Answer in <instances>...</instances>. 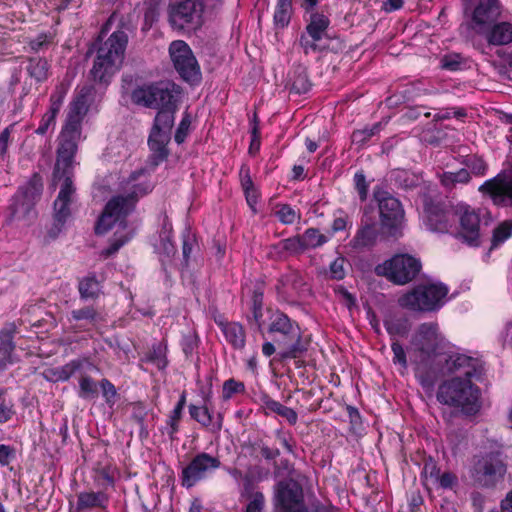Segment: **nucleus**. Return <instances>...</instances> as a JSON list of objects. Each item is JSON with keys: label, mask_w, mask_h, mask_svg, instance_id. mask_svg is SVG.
<instances>
[{"label": "nucleus", "mask_w": 512, "mask_h": 512, "mask_svg": "<svg viewBox=\"0 0 512 512\" xmlns=\"http://www.w3.org/2000/svg\"><path fill=\"white\" fill-rule=\"evenodd\" d=\"M437 400L460 408L466 414H473L479 408V391L469 379L453 377L439 386Z\"/></svg>", "instance_id": "nucleus-5"}, {"label": "nucleus", "mask_w": 512, "mask_h": 512, "mask_svg": "<svg viewBox=\"0 0 512 512\" xmlns=\"http://www.w3.org/2000/svg\"><path fill=\"white\" fill-rule=\"evenodd\" d=\"M469 180L470 174L466 169H460L457 172H444L440 176V181L442 185L447 188L453 187L458 183L465 184L469 182Z\"/></svg>", "instance_id": "nucleus-30"}, {"label": "nucleus", "mask_w": 512, "mask_h": 512, "mask_svg": "<svg viewBox=\"0 0 512 512\" xmlns=\"http://www.w3.org/2000/svg\"><path fill=\"white\" fill-rule=\"evenodd\" d=\"M404 0H386L383 3V8L386 12H392L402 8Z\"/></svg>", "instance_id": "nucleus-60"}, {"label": "nucleus", "mask_w": 512, "mask_h": 512, "mask_svg": "<svg viewBox=\"0 0 512 512\" xmlns=\"http://www.w3.org/2000/svg\"><path fill=\"white\" fill-rule=\"evenodd\" d=\"M345 259L342 257L336 258L330 265L331 277L337 280H341L345 276Z\"/></svg>", "instance_id": "nucleus-44"}, {"label": "nucleus", "mask_w": 512, "mask_h": 512, "mask_svg": "<svg viewBox=\"0 0 512 512\" xmlns=\"http://www.w3.org/2000/svg\"><path fill=\"white\" fill-rule=\"evenodd\" d=\"M191 123H192V118H191L190 114L185 113L183 115L182 120L180 121V124L175 133V141L178 144L183 143L184 140L186 139V137L190 131Z\"/></svg>", "instance_id": "nucleus-40"}, {"label": "nucleus", "mask_w": 512, "mask_h": 512, "mask_svg": "<svg viewBox=\"0 0 512 512\" xmlns=\"http://www.w3.org/2000/svg\"><path fill=\"white\" fill-rule=\"evenodd\" d=\"M169 53L175 69L185 81L192 84L200 81V67L188 44L182 40L173 41Z\"/></svg>", "instance_id": "nucleus-13"}, {"label": "nucleus", "mask_w": 512, "mask_h": 512, "mask_svg": "<svg viewBox=\"0 0 512 512\" xmlns=\"http://www.w3.org/2000/svg\"><path fill=\"white\" fill-rule=\"evenodd\" d=\"M356 188L360 194V197L364 199L367 193V186L365 176L362 173H356L354 176Z\"/></svg>", "instance_id": "nucleus-55"}, {"label": "nucleus", "mask_w": 512, "mask_h": 512, "mask_svg": "<svg viewBox=\"0 0 512 512\" xmlns=\"http://www.w3.org/2000/svg\"><path fill=\"white\" fill-rule=\"evenodd\" d=\"M281 245L284 250L291 253H298L305 250L301 236L285 239L281 242Z\"/></svg>", "instance_id": "nucleus-42"}, {"label": "nucleus", "mask_w": 512, "mask_h": 512, "mask_svg": "<svg viewBox=\"0 0 512 512\" xmlns=\"http://www.w3.org/2000/svg\"><path fill=\"white\" fill-rule=\"evenodd\" d=\"M463 1L465 14L471 19V28L477 33L486 32L489 25L500 16L499 0H479L475 7L469 5V0Z\"/></svg>", "instance_id": "nucleus-15"}, {"label": "nucleus", "mask_w": 512, "mask_h": 512, "mask_svg": "<svg viewBox=\"0 0 512 512\" xmlns=\"http://www.w3.org/2000/svg\"><path fill=\"white\" fill-rule=\"evenodd\" d=\"M330 21L327 16L314 13L306 27L307 36L301 38V45L306 54L320 51L328 46L327 28Z\"/></svg>", "instance_id": "nucleus-16"}, {"label": "nucleus", "mask_w": 512, "mask_h": 512, "mask_svg": "<svg viewBox=\"0 0 512 512\" xmlns=\"http://www.w3.org/2000/svg\"><path fill=\"white\" fill-rule=\"evenodd\" d=\"M423 221L431 231L449 233L471 246L480 244L479 212L464 202L457 203L449 210L428 207Z\"/></svg>", "instance_id": "nucleus-3"}, {"label": "nucleus", "mask_w": 512, "mask_h": 512, "mask_svg": "<svg viewBox=\"0 0 512 512\" xmlns=\"http://www.w3.org/2000/svg\"><path fill=\"white\" fill-rule=\"evenodd\" d=\"M421 269L420 260L410 254H396L379 264L375 271L390 281L404 285L413 280Z\"/></svg>", "instance_id": "nucleus-8"}, {"label": "nucleus", "mask_w": 512, "mask_h": 512, "mask_svg": "<svg viewBox=\"0 0 512 512\" xmlns=\"http://www.w3.org/2000/svg\"><path fill=\"white\" fill-rule=\"evenodd\" d=\"M69 83L62 82L59 85L56 86L54 92L52 93L50 97V110L53 111V113H58L64 98L69 90Z\"/></svg>", "instance_id": "nucleus-33"}, {"label": "nucleus", "mask_w": 512, "mask_h": 512, "mask_svg": "<svg viewBox=\"0 0 512 512\" xmlns=\"http://www.w3.org/2000/svg\"><path fill=\"white\" fill-rule=\"evenodd\" d=\"M265 408L268 411L274 412L280 415L281 417L285 418L290 424H295L297 422L296 412L293 409L286 407L275 400H266Z\"/></svg>", "instance_id": "nucleus-28"}, {"label": "nucleus", "mask_w": 512, "mask_h": 512, "mask_svg": "<svg viewBox=\"0 0 512 512\" xmlns=\"http://www.w3.org/2000/svg\"><path fill=\"white\" fill-rule=\"evenodd\" d=\"M189 412L193 419H195L203 426L210 427L212 431L216 432L221 429V420L213 421L212 414L210 413L207 407H198L195 405H191L189 407Z\"/></svg>", "instance_id": "nucleus-24"}, {"label": "nucleus", "mask_w": 512, "mask_h": 512, "mask_svg": "<svg viewBox=\"0 0 512 512\" xmlns=\"http://www.w3.org/2000/svg\"><path fill=\"white\" fill-rule=\"evenodd\" d=\"M440 471L433 461L425 463L422 471V480L427 489H431L438 484Z\"/></svg>", "instance_id": "nucleus-32"}, {"label": "nucleus", "mask_w": 512, "mask_h": 512, "mask_svg": "<svg viewBox=\"0 0 512 512\" xmlns=\"http://www.w3.org/2000/svg\"><path fill=\"white\" fill-rule=\"evenodd\" d=\"M436 361L438 364L443 363L441 367L443 375L455 374V377L469 380L480 373L481 369L479 359L459 351H454L450 344L447 345L444 353Z\"/></svg>", "instance_id": "nucleus-10"}, {"label": "nucleus", "mask_w": 512, "mask_h": 512, "mask_svg": "<svg viewBox=\"0 0 512 512\" xmlns=\"http://www.w3.org/2000/svg\"><path fill=\"white\" fill-rule=\"evenodd\" d=\"M391 348L393 352V362L395 364H399L402 368L405 369L407 367V360L403 347L399 343L394 342L392 343Z\"/></svg>", "instance_id": "nucleus-48"}, {"label": "nucleus", "mask_w": 512, "mask_h": 512, "mask_svg": "<svg viewBox=\"0 0 512 512\" xmlns=\"http://www.w3.org/2000/svg\"><path fill=\"white\" fill-rule=\"evenodd\" d=\"M467 166L471 170V172L477 176L484 175L486 171V163L480 157L473 156L469 158Z\"/></svg>", "instance_id": "nucleus-46"}, {"label": "nucleus", "mask_w": 512, "mask_h": 512, "mask_svg": "<svg viewBox=\"0 0 512 512\" xmlns=\"http://www.w3.org/2000/svg\"><path fill=\"white\" fill-rule=\"evenodd\" d=\"M503 345L512 344V321H508L500 333Z\"/></svg>", "instance_id": "nucleus-56"}, {"label": "nucleus", "mask_w": 512, "mask_h": 512, "mask_svg": "<svg viewBox=\"0 0 512 512\" xmlns=\"http://www.w3.org/2000/svg\"><path fill=\"white\" fill-rule=\"evenodd\" d=\"M48 71V63L45 60L39 59L35 61L30 67V74L37 80L46 78Z\"/></svg>", "instance_id": "nucleus-43"}, {"label": "nucleus", "mask_w": 512, "mask_h": 512, "mask_svg": "<svg viewBox=\"0 0 512 512\" xmlns=\"http://www.w3.org/2000/svg\"><path fill=\"white\" fill-rule=\"evenodd\" d=\"M76 369V366L74 364H68L64 367H62L59 371H58V375L56 377V380H67L70 378V376L74 373Z\"/></svg>", "instance_id": "nucleus-58"}, {"label": "nucleus", "mask_w": 512, "mask_h": 512, "mask_svg": "<svg viewBox=\"0 0 512 512\" xmlns=\"http://www.w3.org/2000/svg\"><path fill=\"white\" fill-rule=\"evenodd\" d=\"M352 223L350 222L348 216L343 212H339L332 223V231L339 232L346 230L348 227H351Z\"/></svg>", "instance_id": "nucleus-47"}, {"label": "nucleus", "mask_w": 512, "mask_h": 512, "mask_svg": "<svg viewBox=\"0 0 512 512\" xmlns=\"http://www.w3.org/2000/svg\"><path fill=\"white\" fill-rule=\"evenodd\" d=\"M171 227L165 225L163 231L160 234V242L155 244V249L159 253L171 254L174 251V246L171 240Z\"/></svg>", "instance_id": "nucleus-37"}, {"label": "nucleus", "mask_w": 512, "mask_h": 512, "mask_svg": "<svg viewBox=\"0 0 512 512\" xmlns=\"http://www.w3.org/2000/svg\"><path fill=\"white\" fill-rule=\"evenodd\" d=\"M58 113H53V111H51L49 109V111L42 117V120L40 122V125L39 127L37 128L36 132L38 134H45L48 129L54 125L55 123V118H56V115Z\"/></svg>", "instance_id": "nucleus-49"}, {"label": "nucleus", "mask_w": 512, "mask_h": 512, "mask_svg": "<svg viewBox=\"0 0 512 512\" xmlns=\"http://www.w3.org/2000/svg\"><path fill=\"white\" fill-rule=\"evenodd\" d=\"M185 403V397L183 396L181 400L178 402V404L175 406L172 415L170 416V426L172 427L173 431L176 430V426L181 418L182 410L184 408Z\"/></svg>", "instance_id": "nucleus-52"}, {"label": "nucleus", "mask_w": 512, "mask_h": 512, "mask_svg": "<svg viewBox=\"0 0 512 512\" xmlns=\"http://www.w3.org/2000/svg\"><path fill=\"white\" fill-rule=\"evenodd\" d=\"M244 390V385L241 382H237L234 379H229L223 384V398L230 399L234 394L240 393Z\"/></svg>", "instance_id": "nucleus-41"}, {"label": "nucleus", "mask_w": 512, "mask_h": 512, "mask_svg": "<svg viewBox=\"0 0 512 512\" xmlns=\"http://www.w3.org/2000/svg\"><path fill=\"white\" fill-rule=\"evenodd\" d=\"M40 193L38 181L31 183L25 191H20L15 197L14 215L17 218H24L32 212L34 200Z\"/></svg>", "instance_id": "nucleus-22"}, {"label": "nucleus", "mask_w": 512, "mask_h": 512, "mask_svg": "<svg viewBox=\"0 0 512 512\" xmlns=\"http://www.w3.org/2000/svg\"><path fill=\"white\" fill-rule=\"evenodd\" d=\"M170 23L177 29L194 30L202 23V5L196 0L173 3L169 12Z\"/></svg>", "instance_id": "nucleus-14"}, {"label": "nucleus", "mask_w": 512, "mask_h": 512, "mask_svg": "<svg viewBox=\"0 0 512 512\" xmlns=\"http://www.w3.org/2000/svg\"><path fill=\"white\" fill-rule=\"evenodd\" d=\"M378 201L382 226L395 235L396 230L402 223L404 212L400 202L388 192L379 190L375 192Z\"/></svg>", "instance_id": "nucleus-17"}, {"label": "nucleus", "mask_w": 512, "mask_h": 512, "mask_svg": "<svg viewBox=\"0 0 512 512\" xmlns=\"http://www.w3.org/2000/svg\"><path fill=\"white\" fill-rule=\"evenodd\" d=\"M152 188L153 184L146 171L139 170L125 181L124 194L116 195L107 202L95 227L97 234H105L111 229H116L110 247L104 251L106 256L117 252L131 239L132 231L127 226L126 217L134 209L139 197L146 195Z\"/></svg>", "instance_id": "nucleus-2"}, {"label": "nucleus", "mask_w": 512, "mask_h": 512, "mask_svg": "<svg viewBox=\"0 0 512 512\" xmlns=\"http://www.w3.org/2000/svg\"><path fill=\"white\" fill-rule=\"evenodd\" d=\"M96 316L95 311L92 308H83L79 310H74L72 312V318L76 321L78 320H90L93 321Z\"/></svg>", "instance_id": "nucleus-51"}, {"label": "nucleus", "mask_w": 512, "mask_h": 512, "mask_svg": "<svg viewBox=\"0 0 512 512\" xmlns=\"http://www.w3.org/2000/svg\"><path fill=\"white\" fill-rule=\"evenodd\" d=\"M374 134L373 130H358L352 134L353 143H363L366 138L371 137Z\"/></svg>", "instance_id": "nucleus-57"}, {"label": "nucleus", "mask_w": 512, "mask_h": 512, "mask_svg": "<svg viewBox=\"0 0 512 512\" xmlns=\"http://www.w3.org/2000/svg\"><path fill=\"white\" fill-rule=\"evenodd\" d=\"M456 483V477L452 473H443L439 476L438 484L435 487L444 489L452 488Z\"/></svg>", "instance_id": "nucleus-53"}, {"label": "nucleus", "mask_w": 512, "mask_h": 512, "mask_svg": "<svg viewBox=\"0 0 512 512\" xmlns=\"http://www.w3.org/2000/svg\"><path fill=\"white\" fill-rule=\"evenodd\" d=\"M475 472L477 480L488 484L496 477H501L505 473V467L497 457L489 456L477 462Z\"/></svg>", "instance_id": "nucleus-21"}, {"label": "nucleus", "mask_w": 512, "mask_h": 512, "mask_svg": "<svg viewBox=\"0 0 512 512\" xmlns=\"http://www.w3.org/2000/svg\"><path fill=\"white\" fill-rule=\"evenodd\" d=\"M412 344L421 353L422 361H436L449 343L440 334L437 324L425 323L419 327Z\"/></svg>", "instance_id": "nucleus-12"}, {"label": "nucleus", "mask_w": 512, "mask_h": 512, "mask_svg": "<svg viewBox=\"0 0 512 512\" xmlns=\"http://www.w3.org/2000/svg\"><path fill=\"white\" fill-rule=\"evenodd\" d=\"M230 474L232 475V477L237 481V482H241L243 481L244 482V486H245V489L247 490L248 488V485H249V482H248V479L246 477H243L242 476V472L238 469H232L229 471Z\"/></svg>", "instance_id": "nucleus-62"}, {"label": "nucleus", "mask_w": 512, "mask_h": 512, "mask_svg": "<svg viewBox=\"0 0 512 512\" xmlns=\"http://www.w3.org/2000/svg\"><path fill=\"white\" fill-rule=\"evenodd\" d=\"M270 319L269 332L281 333L289 341V343L278 344L280 348L279 355L284 359L298 357L305 350L300 342L301 336L298 326L294 325L286 315L280 312L272 313Z\"/></svg>", "instance_id": "nucleus-11"}, {"label": "nucleus", "mask_w": 512, "mask_h": 512, "mask_svg": "<svg viewBox=\"0 0 512 512\" xmlns=\"http://www.w3.org/2000/svg\"><path fill=\"white\" fill-rule=\"evenodd\" d=\"M92 100V90L84 87L74 96L69 105L65 124L59 136L57 160L54 170V183L60 184V191L54 202V224L49 236L56 238L70 216L69 204L75 191L72 183L77 145L81 139L82 121L88 113Z\"/></svg>", "instance_id": "nucleus-1"}, {"label": "nucleus", "mask_w": 512, "mask_h": 512, "mask_svg": "<svg viewBox=\"0 0 512 512\" xmlns=\"http://www.w3.org/2000/svg\"><path fill=\"white\" fill-rule=\"evenodd\" d=\"M219 466L218 458L207 453L198 454L182 471L183 486L188 488L194 486Z\"/></svg>", "instance_id": "nucleus-18"}, {"label": "nucleus", "mask_w": 512, "mask_h": 512, "mask_svg": "<svg viewBox=\"0 0 512 512\" xmlns=\"http://www.w3.org/2000/svg\"><path fill=\"white\" fill-rule=\"evenodd\" d=\"M13 350L14 345L10 340L0 343V369H5L14 362Z\"/></svg>", "instance_id": "nucleus-39"}, {"label": "nucleus", "mask_w": 512, "mask_h": 512, "mask_svg": "<svg viewBox=\"0 0 512 512\" xmlns=\"http://www.w3.org/2000/svg\"><path fill=\"white\" fill-rule=\"evenodd\" d=\"M179 95L180 89L177 85L160 82L136 88L131 98L133 103L137 105L162 111L166 109L176 110Z\"/></svg>", "instance_id": "nucleus-7"}, {"label": "nucleus", "mask_w": 512, "mask_h": 512, "mask_svg": "<svg viewBox=\"0 0 512 512\" xmlns=\"http://www.w3.org/2000/svg\"><path fill=\"white\" fill-rule=\"evenodd\" d=\"M277 512H307L302 504L300 486L290 480L281 482L276 491Z\"/></svg>", "instance_id": "nucleus-19"}, {"label": "nucleus", "mask_w": 512, "mask_h": 512, "mask_svg": "<svg viewBox=\"0 0 512 512\" xmlns=\"http://www.w3.org/2000/svg\"><path fill=\"white\" fill-rule=\"evenodd\" d=\"M276 216L284 224H292L300 219V212L287 204L280 205Z\"/></svg>", "instance_id": "nucleus-38"}, {"label": "nucleus", "mask_w": 512, "mask_h": 512, "mask_svg": "<svg viewBox=\"0 0 512 512\" xmlns=\"http://www.w3.org/2000/svg\"><path fill=\"white\" fill-rule=\"evenodd\" d=\"M175 112L176 110L166 109L158 111L155 117L148 140L155 165L165 160L168 156L167 144L171 139V129L174 125Z\"/></svg>", "instance_id": "nucleus-9"}, {"label": "nucleus", "mask_w": 512, "mask_h": 512, "mask_svg": "<svg viewBox=\"0 0 512 512\" xmlns=\"http://www.w3.org/2000/svg\"><path fill=\"white\" fill-rule=\"evenodd\" d=\"M223 333L226 340L235 348H243L245 345V332L238 323H227L223 326Z\"/></svg>", "instance_id": "nucleus-25"}, {"label": "nucleus", "mask_w": 512, "mask_h": 512, "mask_svg": "<svg viewBox=\"0 0 512 512\" xmlns=\"http://www.w3.org/2000/svg\"><path fill=\"white\" fill-rule=\"evenodd\" d=\"M100 385L102 388L103 396L106 399V402L110 406H113L115 403V397H116V389H115L114 385L106 379H103L101 381Z\"/></svg>", "instance_id": "nucleus-45"}, {"label": "nucleus", "mask_w": 512, "mask_h": 512, "mask_svg": "<svg viewBox=\"0 0 512 512\" xmlns=\"http://www.w3.org/2000/svg\"><path fill=\"white\" fill-rule=\"evenodd\" d=\"M12 414V406L0 397V423L8 421Z\"/></svg>", "instance_id": "nucleus-54"}, {"label": "nucleus", "mask_w": 512, "mask_h": 512, "mask_svg": "<svg viewBox=\"0 0 512 512\" xmlns=\"http://www.w3.org/2000/svg\"><path fill=\"white\" fill-rule=\"evenodd\" d=\"M447 294V287L441 283L421 284L401 295L398 303L412 311L430 312L445 304Z\"/></svg>", "instance_id": "nucleus-6"}, {"label": "nucleus", "mask_w": 512, "mask_h": 512, "mask_svg": "<svg viewBox=\"0 0 512 512\" xmlns=\"http://www.w3.org/2000/svg\"><path fill=\"white\" fill-rule=\"evenodd\" d=\"M480 190L487 193L495 204L512 205V171L486 181Z\"/></svg>", "instance_id": "nucleus-20"}, {"label": "nucleus", "mask_w": 512, "mask_h": 512, "mask_svg": "<svg viewBox=\"0 0 512 512\" xmlns=\"http://www.w3.org/2000/svg\"><path fill=\"white\" fill-rule=\"evenodd\" d=\"M487 40L493 45H506L512 42V23L501 22L487 33Z\"/></svg>", "instance_id": "nucleus-23"}, {"label": "nucleus", "mask_w": 512, "mask_h": 512, "mask_svg": "<svg viewBox=\"0 0 512 512\" xmlns=\"http://www.w3.org/2000/svg\"><path fill=\"white\" fill-rule=\"evenodd\" d=\"M127 35L116 31L99 47L91 73L95 80L106 83L119 71L124 60Z\"/></svg>", "instance_id": "nucleus-4"}, {"label": "nucleus", "mask_w": 512, "mask_h": 512, "mask_svg": "<svg viewBox=\"0 0 512 512\" xmlns=\"http://www.w3.org/2000/svg\"><path fill=\"white\" fill-rule=\"evenodd\" d=\"M98 395V385L90 377H82L79 381V397L92 399Z\"/></svg>", "instance_id": "nucleus-35"}, {"label": "nucleus", "mask_w": 512, "mask_h": 512, "mask_svg": "<svg viewBox=\"0 0 512 512\" xmlns=\"http://www.w3.org/2000/svg\"><path fill=\"white\" fill-rule=\"evenodd\" d=\"M459 64H460V61H459V56L458 55L446 56L442 60L443 67H445L447 69H450V70L458 69Z\"/></svg>", "instance_id": "nucleus-59"}, {"label": "nucleus", "mask_w": 512, "mask_h": 512, "mask_svg": "<svg viewBox=\"0 0 512 512\" xmlns=\"http://www.w3.org/2000/svg\"><path fill=\"white\" fill-rule=\"evenodd\" d=\"M377 238L375 225H366L361 228L354 238V247H366L372 245Z\"/></svg>", "instance_id": "nucleus-27"}, {"label": "nucleus", "mask_w": 512, "mask_h": 512, "mask_svg": "<svg viewBox=\"0 0 512 512\" xmlns=\"http://www.w3.org/2000/svg\"><path fill=\"white\" fill-rule=\"evenodd\" d=\"M291 11V0H278L274 13L275 23L281 27L288 25L291 17Z\"/></svg>", "instance_id": "nucleus-29"}, {"label": "nucleus", "mask_w": 512, "mask_h": 512, "mask_svg": "<svg viewBox=\"0 0 512 512\" xmlns=\"http://www.w3.org/2000/svg\"><path fill=\"white\" fill-rule=\"evenodd\" d=\"M264 505V496L262 493L256 492L252 495L247 505L246 512H262Z\"/></svg>", "instance_id": "nucleus-50"}, {"label": "nucleus", "mask_w": 512, "mask_h": 512, "mask_svg": "<svg viewBox=\"0 0 512 512\" xmlns=\"http://www.w3.org/2000/svg\"><path fill=\"white\" fill-rule=\"evenodd\" d=\"M107 502L104 493L101 492H83L78 496L77 506L79 509L102 507Z\"/></svg>", "instance_id": "nucleus-26"}, {"label": "nucleus", "mask_w": 512, "mask_h": 512, "mask_svg": "<svg viewBox=\"0 0 512 512\" xmlns=\"http://www.w3.org/2000/svg\"><path fill=\"white\" fill-rule=\"evenodd\" d=\"M301 237L305 249L319 247L328 241V237L326 235L320 233L319 230L314 228L307 229Z\"/></svg>", "instance_id": "nucleus-31"}, {"label": "nucleus", "mask_w": 512, "mask_h": 512, "mask_svg": "<svg viewBox=\"0 0 512 512\" xmlns=\"http://www.w3.org/2000/svg\"><path fill=\"white\" fill-rule=\"evenodd\" d=\"M79 291L82 297H95L100 291V283L95 277H86L80 281Z\"/></svg>", "instance_id": "nucleus-34"}, {"label": "nucleus", "mask_w": 512, "mask_h": 512, "mask_svg": "<svg viewBox=\"0 0 512 512\" xmlns=\"http://www.w3.org/2000/svg\"><path fill=\"white\" fill-rule=\"evenodd\" d=\"M501 511L512 512V491L508 493L506 498L502 501Z\"/></svg>", "instance_id": "nucleus-63"}, {"label": "nucleus", "mask_w": 512, "mask_h": 512, "mask_svg": "<svg viewBox=\"0 0 512 512\" xmlns=\"http://www.w3.org/2000/svg\"><path fill=\"white\" fill-rule=\"evenodd\" d=\"M246 199H247V202L249 204V206L252 208V209H255V205L257 204V192L255 189L253 190H250V192H246Z\"/></svg>", "instance_id": "nucleus-64"}, {"label": "nucleus", "mask_w": 512, "mask_h": 512, "mask_svg": "<svg viewBox=\"0 0 512 512\" xmlns=\"http://www.w3.org/2000/svg\"><path fill=\"white\" fill-rule=\"evenodd\" d=\"M12 449L7 445H0V463L7 465L10 462Z\"/></svg>", "instance_id": "nucleus-61"}, {"label": "nucleus", "mask_w": 512, "mask_h": 512, "mask_svg": "<svg viewBox=\"0 0 512 512\" xmlns=\"http://www.w3.org/2000/svg\"><path fill=\"white\" fill-rule=\"evenodd\" d=\"M512 236V221H504L493 233L492 247L496 248Z\"/></svg>", "instance_id": "nucleus-36"}]
</instances>
